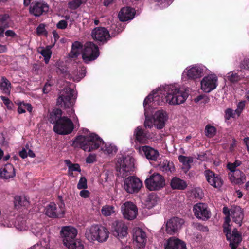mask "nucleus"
<instances>
[{"label":"nucleus","mask_w":249,"mask_h":249,"mask_svg":"<svg viewBox=\"0 0 249 249\" xmlns=\"http://www.w3.org/2000/svg\"><path fill=\"white\" fill-rule=\"evenodd\" d=\"M189 94L187 90L178 84H171L153 91L144 100L143 106L151 101L157 105H162L163 103H168L170 105H176L183 103Z\"/></svg>","instance_id":"obj_1"},{"label":"nucleus","mask_w":249,"mask_h":249,"mask_svg":"<svg viewBox=\"0 0 249 249\" xmlns=\"http://www.w3.org/2000/svg\"><path fill=\"white\" fill-rule=\"evenodd\" d=\"M73 144L76 146H79L87 152L94 150L99 147L107 154L115 153L117 150L116 146L110 143H104L102 140L94 134L88 136H78L73 142Z\"/></svg>","instance_id":"obj_2"},{"label":"nucleus","mask_w":249,"mask_h":249,"mask_svg":"<svg viewBox=\"0 0 249 249\" xmlns=\"http://www.w3.org/2000/svg\"><path fill=\"white\" fill-rule=\"evenodd\" d=\"M62 111L56 109L52 111L50 115V123L54 124L53 130L60 135H67L71 133L73 129V124L72 121L67 117H61Z\"/></svg>","instance_id":"obj_3"},{"label":"nucleus","mask_w":249,"mask_h":249,"mask_svg":"<svg viewBox=\"0 0 249 249\" xmlns=\"http://www.w3.org/2000/svg\"><path fill=\"white\" fill-rule=\"evenodd\" d=\"M109 232L106 227L101 225H93L87 229L86 238L90 242L106 241L109 237Z\"/></svg>","instance_id":"obj_4"},{"label":"nucleus","mask_w":249,"mask_h":249,"mask_svg":"<svg viewBox=\"0 0 249 249\" xmlns=\"http://www.w3.org/2000/svg\"><path fill=\"white\" fill-rule=\"evenodd\" d=\"M134 159L129 156L117 159L116 168L117 175L123 178L128 175L134 167Z\"/></svg>","instance_id":"obj_5"},{"label":"nucleus","mask_w":249,"mask_h":249,"mask_svg":"<svg viewBox=\"0 0 249 249\" xmlns=\"http://www.w3.org/2000/svg\"><path fill=\"white\" fill-rule=\"evenodd\" d=\"M99 55L98 47L91 42L86 43L83 48L82 57L86 63L95 60Z\"/></svg>","instance_id":"obj_6"},{"label":"nucleus","mask_w":249,"mask_h":249,"mask_svg":"<svg viewBox=\"0 0 249 249\" xmlns=\"http://www.w3.org/2000/svg\"><path fill=\"white\" fill-rule=\"evenodd\" d=\"M73 90L70 88L64 89L60 93L57 103L61 107L71 108L74 105L75 99L73 97Z\"/></svg>","instance_id":"obj_7"},{"label":"nucleus","mask_w":249,"mask_h":249,"mask_svg":"<svg viewBox=\"0 0 249 249\" xmlns=\"http://www.w3.org/2000/svg\"><path fill=\"white\" fill-rule=\"evenodd\" d=\"M146 187L150 191H157L165 185L164 178L159 173H154L145 180Z\"/></svg>","instance_id":"obj_8"},{"label":"nucleus","mask_w":249,"mask_h":249,"mask_svg":"<svg viewBox=\"0 0 249 249\" xmlns=\"http://www.w3.org/2000/svg\"><path fill=\"white\" fill-rule=\"evenodd\" d=\"M45 213L46 215L51 218H63L65 214V205L61 204L57 206L55 203L51 202L46 206Z\"/></svg>","instance_id":"obj_9"},{"label":"nucleus","mask_w":249,"mask_h":249,"mask_svg":"<svg viewBox=\"0 0 249 249\" xmlns=\"http://www.w3.org/2000/svg\"><path fill=\"white\" fill-rule=\"evenodd\" d=\"M223 213L226 215V217L230 216L231 217L234 222L240 226L244 218V214L243 210L238 206H232L229 210L227 207L223 208ZM230 219V218H229Z\"/></svg>","instance_id":"obj_10"},{"label":"nucleus","mask_w":249,"mask_h":249,"mask_svg":"<svg viewBox=\"0 0 249 249\" xmlns=\"http://www.w3.org/2000/svg\"><path fill=\"white\" fill-rule=\"evenodd\" d=\"M142 186V182L136 177L130 176L124 180L123 188L129 194L138 193Z\"/></svg>","instance_id":"obj_11"},{"label":"nucleus","mask_w":249,"mask_h":249,"mask_svg":"<svg viewBox=\"0 0 249 249\" xmlns=\"http://www.w3.org/2000/svg\"><path fill=\"white\" fill-rule=\"evenodd\" d=\"M77 229L71 226L61 227L60 235L64 245L73 241L77 235Z\"/></svg>","instance_id":"obj_12"},{"label":"nucleus","mask_w":249,"mask_h":249,"mask_svg":"<svg viewBox=\"0 0 249 249\" xmlns=\"http://www.w3.org/2000/svg\"><path fill=\"white\" fill-rule=\"evenodd\" d=\"M121 210L124 217L128 220L134 219L138 214L137 206L130 201L123 203L121 207Z\"/></svg>","instance_id":"obj_13"},{"label":"nucleus","mask_w":249,"mask_h":249,"mask_svg":"<svg viewBox=\"0 0 249 249\" xmlns=\"http://www.w3.org/2000/svg\"><path fill=\"white\" fill-rule=\"evenodd\" d=\"M184 223L183 219L174 217L168 220L165 225V231L170 235H174L177 233Z\"/></svg>","instance_id":"obj_14"},{"label":"nucleus","mask_w":249,"mask_h":249,"mask_svg":"<svg viewBox=\"0 0 249 249\" xmlns=\"http://www.w3.org/2000/svg\"><path fill=\"white\" fill-rule=\"evenodd\" d=\"M217 86V77L215 74L205 76L201 82V89L208 93L215 89Z\"/></svg>","instance_id":"obj_15"},{"label":"nucleus","mask_w":249,"mask_h":249,"mask_svg":"<svg viewBox=\"0 0 249 249\" xmlns=\"http://www.w3.org/2000/svg\"><path fill=\"white\" fill-rule=\"evenodd\" d=\"M195 215L198 218L206 220L210 218L211 213L208 210L207 206L203 203L195 204L193 207Z\"/></svg>","instance_id":"obj_16"},{"label":"nucleus","mask_w":249,"mask_h":249,"mask_svg":"<svg viewBox=\"0 0 249 249\" xmlns=\"http://www.w3.org/2000/svg\"><path fill=\"white\" fill-rule=\"evenodd\" d=\"M205 67L200 65L190 66L185 69L183 74H186L190 79H196L201 77L204 72Z\"/></svg>","instance_id":"obj_17"},{"label":"nucleus","mask_w":249,"mask_h":249,"mask_svg":"<svg viewBox=\"0 0 249 249\" xmlns=\"http://www.w3.org/2000/svg\"><path fill=\"white\" fill-rule=\"evenodd\" d=\"M112 233L118 239H122L127 235V227L122 221H117L113 224Z\"/></svg>","instance_id":"obj_18"},{"label":"nucleus","mask_w":249,"mask_h":249,"mask_svg":"<svg viewBox=\"0 0 249 249\" xmlns=\"http://www.w3.org/2000/svg\"><path fill=\"white\" fill-rule=\"evenodd\" d=\"M204 175L208 182L214 188H219L223 185V180L218 175L210 170L204 172Z\"/></svg>","instance_id":"obj_19"},{"label":"nucleus","mask_w":249,"mask_h":249,"mask_svg":"<svg viewBox=\"0 0 249 249\" xmlns=\"http://www.w3.org/2000/svg\"><path fill=\"white\" fill-rule=\"evenodd\" d=\"M133 239L138 248L142 249L145 247L147 236L146 233L142 229L137 228L134 229Z\"/></svg>","instance_id":"obj_20"},{"label":"nucleus","mask_w":249,"mask_h":249,"mask_svg":"<svg viewBox=\"0 0 249 249\" xmlns=\"http://www.w3.org/2000/svg\"><path fill=\"white\" fill-rule=\"evenodd\" d=\"M92 36L94 40L105 42L110 37L108 31L104 27L95 28L92 31Z\"/></svg>","instance_id":"obj_21"},{"label":"nucleus","mask_w":249,"mask_h":249,"mask_svg":"<svg viewBox=\"0 0 249 249\" xmlns=\"http://www.w3.org/2000/svg\"><path fill=\"white\" fill-rule=\"evenodd\" d=\"M154 125L159 129H162L168 119L167 113L163 110H159L154 115Z\"/></svg>","instance_id":"obj_22"},{"label":"nucleus","mask_w":249,"mask_h":249,"mask_svg":"<svg viewBox=\"0 0 249 249\" xmlns=\"http://www.w3.org/2000/svg\"><path fill=\"white\" fill-rule=\"evenodd\" d=\"M49 9L48 5L43 2H37L32 3L30 7V13L34 16H39L46 13Z\"/></svg>","instance_id":"obj_23"},{"label":"nucleus","mask_w":249,"mask_h":249,"mask_svg":"<svg viewBox=\"0 0 249 249\" xmlns=\"http://www.w3.org/2000/svg\"><path fill=\"white\" fill-rule=\"evenodd\" d=\"M165 249H187L185 243L178 238L170 237L164 244Z\"/></svg>","instance_id":"obj_24"},{"label":"nucleus","mask_w":249,"mask_h":249,"mask_svg":"<svg viewBox=\"0 0 249 249\" xmlns=\"http://www.w3.org/2000/svg\"><path fill=\"white\" fill-rule=\"evenodd\" d=\"M13 22L10 15L6 13L0 14V37L4 36L5 29L12 27Z\"/></svg>","instance_id":"obj_25"},{"label":"nucleus","mask_w":249,"mask_h":249,"mask_svg":"<svg viewBox=\"0 0 249 249\" xmlns=\"http://www.w3.org/2000/svg\"><path fill=\"white\" fill-rule=\"evenodd\" d=\"M228 175L230 180L234 184H241L246 180L245 174L239 170H230Z\"/></svg>","instance_id":"obj_26"},{"label":"nucleus","mask_w":249,"mask_h":249,"mask_svg":"<svg viewBox=\"0 0 249 249\" xmlns=\"http://www.w3.org/2000/svg\"><path fill=\"white\" fill-rule=\"evenodd\" d=\"M139 151L141 154H143L146 158L151 160L156 161L159 155V152L148 146L140 147Z\"/></svg>","instance_id":"obj_27"},{"label":"nucleus","mask_w":249,"mask_h":249,"mask_svg":"<svg viewBox=\"0 0 249 249\" xmlns=\"http://www.w3.org/2000/svg\"><path fill=\"white\" fill-rule=\"evenodd\" d=\"M135 10L130 7H126L121 9L118 14V18L122 21H126L133 18Z\"/></svg>","instance_id":"obj_28"},{"label":"nucleus","mask_w":249,"mask_h":249,"mask_svg":"<svg viewBox=\"0 0 249 249\" xmlns=\"http://www.w3.org/2000/svg\"><path fill=\"white\" fill-rule=\"evenodd\" d=\"M15 168L12 164L9 163L6 164L1 169L0 172V178L5 179L13 178L15 176Z\"/></svg>","instance_id":"obj_29"},{"label":"nucleus","mask_w":249,"mask_h":249,"mask_svg":"<svg viewBox=\"0 0 249 249\" xmlns=\"http://www.w3.org/2000/svg\"><path fill=\"white\" fill-rule=\"evenodd\" d=\"M134 136L135 141L140 143H145L148 140L147 134L140 126L137 127L134 130Z\"/></svg>","instance_id":"obj_30"},{"label":"nucleus","mask_w":249,"mask_h":249,"mask_svg":"<svg viewBox=\"0 0 249 249\" xmlns=\"http://www.w3.org/2000/svg\"><path fill=\"white\" fill-rule=\"evenodd\" d=\"M159 169L164 172H172L175 170V167L172 162L164 160L159 164Z\"/></svg>","instance_id":"obj_31"},{"label":"nucleus","mask_w":249,"mask_h":249,"mask_svg":"<svg viewBox=\"0 0 249 249\" xmlns=\"http://www.w3.org/2000/svg\"><path fill=\"white\" fill-rule=\"evenodd\" d=\"M65 162L68 168V175L71 177H74L73 172L77 171L81 172V168L79 165L77 163H72L71 161L69 160H66Z\"/></svg>","instance_id":"obj_32"},{"label":"nucleus","mask_w":249,"mask_h":249,"mask_svg":"<svg viewBox=\"0 0 249 249\" xmlns=\"http://www.w3.org/2000/svg\"><path fill=\"white\" fill-rule=\"evenodd\" d=\"M0 89L2 93L9 95L10 93L11 83L5 77L0 78Z\"/></svg>","instance_id":"obj_33"},{"label":"nucleus","mask_w":249,"mask_h":249,"mask_svg":"<svg viewBox=\"0 0 249 249\" xmlns=\"http://www.w3.org/2000/svg\"><path fill=\"white\" fill-rule=\"evenodd\" d=\"M243 78V75L241 74V71H231L228 73L226 76V79L231 82L235 83L241 80Z\"/></svg>","instance_id":"obj_34"},{"label":"nucleus","mask_w":249,"mask_h":249,"mask_svg":"<svg viewBox=\"0 0 249 249\" xmlns=\"http://www.w3.org/2000/svg\"><path fill=\"white\" fill-rule=\"evenodd\" d=\"M29 205V201L24 196H17L14 198V206L18 209L22 207H26Z\"/></svg>","instance_id":"obj_35"},{"label":"nucleus","mask_w":249,"mask_h":249,"mask_svg":"<svg viewBox=\"0 0 249 249\" xmlns=\"http://www.w3.org/2000/svg\"><path fill=\"white\" fill-rule=\"evenodd\" d=\"M82 45L78 41L74 42L72 45L71 50L70 53V56L72 58L77 57L82 52Z\"/></svg>","instance_id":"obj_36"},{"label":"nucleus","mask_w":249,"mask_h":249,"mask_svg":"<svg viewBox=\"0 0 249 249\" xmlns=\"http://www.w3.org/2000/svg\"><path fill=\"white\" fill-rule=\"evenodd\" d=\"M171 186L174 189L183 190L187 187L186 183L178 178H174L171 181Z\"/></svg>","instance_id":"obj_37"},{"label":"nucleus","mask_w":249,"mask_h":249,"mask_svg":"<svg viewBox=\"0 0 249 249\" xmlns=\"http://www.w3.org/2000/svg\"><path fill=\"white\" fill-rule=\"evenodd\" d=\"M178 160L183 165V169L185 172L190 168V164L193 161V158L191 157H186L182 155L178 156Z\"/></svg>","instance_id":"obj_38"},{"label":"nucleus","mask_w":249,"mask_h":249,"mask_svg":"<svg viewBox=\"0 0 249 249\" xmlns=\"http://www.w3.org/2000/svg\"><path fill=\"white\" fill-rule=\"evenodd\" d=\"M51 46H47L45 48L40 47L37 50L38 52L44 57V61L46 64L48 63L51 56Z\"/></svg>","instance_id":"obj_39"},{"label":"nucleus","mask_w":249,"mask_h":249,"mask_svg":"<svg viewBox=\"0 0 249 249\" xmlns=\"http://www.w3.org/2000/svg\"><path fill=\"white\" fill-rule=\"evenodd\" d=\"M69 249H84L83 243L79 239H75L65 245Z\"/></svg>","instance_id":"obj_40"},{"label":"nucleus","mask_w":249,"mask_h":249,"mask_svg":"<svg viewBox=\"0 0 249 249\" xmlns=\"http://www.w3.org/2000/svg\"><path fill=\"white\" fill-rule=\"evenodd\" d=\"M158 201V198L156 195H149L146 199L145 206L149 209H152L157 204Z\"/></svg>","instance_id":"obj_41"},{"label":"nucleus","mask_w":249,"mask_h":249,"mask_svg":"<svg viewBox=\"0 0 249 249\" xmlns=\"http://www.w3.org/2000/svg\"><path fill=\"white\" fill-rule=\"evenodd\" d=\"M16 228L19 231H25L28 227L26 225V219L21 217H18L17 220Z\"/></svg>","instance_id":"obj_42"},{"label":"nucleus","mask_w":249,"mask_h":249,"mask_svg":"<svg viewBox=\"0 0 249 249\" xmlns=\"http://www.w3.org/2000/svg\"><path fill=\"white\" fill-rule=\"evenodd\" d=\"M27 110L29 112H31L32 111V107L31 104L28 103H25L24 102L20 103L18 105V112L19 113H23Z\"/></svg>","instance_id":"obj_43"},{"label":"nucleus","mask_w":249,"mask_h":249,"mask_svg":"<svg viewBox=\"0 0 249 249\" xmlns=\"http://www.w3.org/2000/svg\"><path fill=\"white\" fill-rule=\"evenodd\" d=\"M114 207L109 205L104 206L101 209V213L105 216H108L114 213Z\"/></svg>","instance_id":"obj_44"},{"label":"nucleus","mask_w":249,"mask_h":249,"mask_svg":"<svg viewBox=\"0 0 249 249\" xmlns=\"http://www.w3.org/2000/svg\"><path fill=\"white\" fill-rule=\"evenodd\" d=\"M87 0H73L68 3L70 9L75 10L78 8L81 5L86 3Z\"/></svg>","instance_id":"obj_45"},{"label":"nucleus","mask_w":249,"mask_h":249,"mask_svg":"<svg viewBox=\"0 0 249 249\" xmlns=\"http://www.w3.org/2000/svg\"><path fill=\"white\" fill-rule=\"evenodd\" d=\"M205 132L207 137H213L215 134L216 128L210 124H207L205 127Z\"/></svg>","instance_id":"obj_46"},{"label":"nucleus","mask_w":249,"mask_h":249,"mask_svg":"<svg viewBox=\"0 0 249 249\" xmlns=\"http://www.w3.org/2000/svg\"><path fill=\"white\" fill-rule=\"evenodd\" d=\"M36 34L38 36H47V31L45 29V25L44 24H40L36 28Z\"/></svg>","instance_id":"obj_47"},{"label":"nucleus","mask_w":249,"mask_h":249,"mask_svg":"<svg viewBox=\"0 0 249 249\" xmlns=\"http://www.w3.org/2000/svg\"><path fill=\"white\" fill-rule=\"evenodd\" d=\"M77 188L79 190L86 189L87 188V179L84 177L80 178L77 185Z\"/></svg>","instance_id":"obj_48"},{"label":"nucleus","mask_w":249,"mask_h":249,"mask_svg":"<svg viewBox=\"0 0 249 249\" xmlns=\"http://www.w3.org/2000/svg\"><path fill=\"white\" fill-rule=\"evenodd\" d=\"M42 227L40 224L33 226L31 228L32 232L36 236L39 235L41 232Z\"/></svg>","instance_id":"obj_49"},{"label":"nucleus","mask_w":249,"mask_h":249,"mask_svg":"<svg viewBox=\"0 0 249 249\" xmlns=\"http://www.w3.org/2000/svg\"><path fill=\"white\" fill-rule=\"evenodd\" d=\"M237 116V112L235 110L231 109H227L225 111V118L226 119H229L231 117L235 118Z\"/></svg>","instance_id":"obj_50"},{"label":"nucleus","mask_w":249,"mask_h":249,"mask_svg":"<svg viewBox=\"0 0 249 249\" xmlns=\"http://www.w3.org/2000/svg\"><path fill=\"white\" fill-rule=\"evenodd\" d=\"M245 106V101L240 102L237 105V108L235 110V112H237V116H239L243 109Z\"/></svg>","instance_id":"obj_51"},{"label":"nucleus","mask_w":249,"mask_h":249,"mask_svg":"<svg viewBox=\"0 0 249 249\" xmlns=\"http://www.w3.org/2000/svg\"><path fill=\"white\" fill-rule=\"evenodd\" d=\"M145 120L144 121V125L145 127L151 128L154 125V122L151 119L148 118L145 112Z\"/></svg>","instance_id":"obj_52"},{"label":"nucleus","mask_w":249,"mask_h":249,"mask_svg":"<svg viewBox=\"0 0 249 249\" xmlns=\"http://www.w3.org/2000/svg\"><path fill=\"white\" fill-rule=\"evenodd\" d=\"M68 114L69 115L70 117H71L73 120V121L76 124H78V119L75 114L74 113V110L71 108V110L69 111Z\"/></svg>","instance_id":"obj_53"},{"label":"nucleus","mask_w":249,"mask_h":249,"mask_svg":"<svg viewBox=\"0 0 249 249\" xmlns=\"http://www.w3.org/2000/svg\"><path fill=\"white\" fill-rule=\"evenodd\" d=\"M241 162L240 161H236L234 163H228L227 164V167L230 170H236V168L239 166Z\"/></svg>","instance_id":"obj_54"},{"label":"nucleus","mask_w":249,"mask_h":249,"mask_svg":"<svg viewBox=\"0 0 249 249\" xmlns=\"http://www.w3.org/2000/svg\"><path fill=\"white\" fill-rule=\"evenodd\" d=\"M0 98L3 101L4 104L6 106L8 109H11L12 103L10 100L3 96H1Z\"/></svg>","instance_id":"obj_55"},{"label":"nucleus","mask_w":249,"mask_h":249,"mask_svg":"<svg viewBox=\"0 0 249 249\" xmlns=\"http://www.w3.org/2000/svg\"><path fill=\"white\" fill-rule=\"evenodd\" d=\"M81 190H82L79 192L80 196L84 198H89L90 195V192L88 190H86V189Z\"/></svg>","instance_id":"obj_56"},{"label":"nucleus","mask_w":249,"mask_h":249,"mask_svg":"<svg viewBox=\"0 0 249 249\" xmlns=\"http://www.w3.org/2000/svg\"><path fill=\"white\" fill-rule=\"evenodd\" d=\"M68 25L67 22L64 20H60L57 24V27L59 29H64L67 28Z\"/></svg>","instance_id":"obj_57"},{"label":"nucleus","mask_w":249,"mask_h":249,"mask_svg":"<svg viewBox=\"0 0 249 249\" xmlns=\"http://www.w3.org/2000/svg\"><path fill=\"white\" fill-rule=\"evenodd\" d=\"M88 163H92L96 161V155L94 154H89L86 160Z\"/></svg>","instance_id":"obj_58"},{"label":"nucleus","mask_w":249,"mask_h":249,"mask_svg":"<svg viewBox=\"0 0 249 249\" xmlns=\"http://www.w3.org/2000/svg\"><path fill=\"white\" fill-rule=\"evenodd\" d=\"M4 33L5 34V36L7 37L14 38L17 36L16 33L11 30H7Z\"/></svg>","instance_id":"obj_59"},{"label":"nucleus","mask_w":249,"mask_h":249,"mask_svg":"<svg viewBox=\"0 0 249 249\" xmlns=\"http://www.w3.org/2000/svg\"><path fill=\"white\" fill-rule=\"evenodd\" d=\"M240 68L243 69H249V60L245 59L241 63Z\"/></svg>","instance_id":"obj_60"},{"label":"nucleus","mask_w":249,"mask_h":249,"mask_svg":"<svg viewBox=\"0 0 249 249\" xmlns=\"http://www.w3.org/2000/svg\"><path fill=\"white\" fill-rule=\"evenodd\" d=\"M197 228L200 231H203L204 232H207L209 231L208 228L206 226H204L200 224H198L197 225Z\"/></svg>","instance_id":"obj_61"},{"label":"nucleus","mask_w":249,"mask_h":249,"mask_svg":"<svg viewBox=\"0 0 249 249\" xmlns=\"http://www.w3.org/2000/svg\"><path fill=\"white\" fill-rule=\"evenodd\" d=\"M194 196L195 197L201 198L202 196L201 190L199 189L196 190L194 193Z\"/></svg>","instance_id":"obj_62"},{"label":"nucleus","mask_w":249,"mask_h":249,"mask_svg":"<svg viewBox=\"0 0 249 249\" xmlns=\"http://www.w3.org/2000/svg\"><path fill=\"white\" fill-rule=\"evenodd\" d=\"M51 86V84L48 82L46 83L43 89V92L44 93H47L50 90V87Z\"/></svg>","instance_id":"obj_63"},{"label":"nucleus","mask_w":249,"mask_h":249,"mask_svg":"<svg viewBox=\"0 0 249 249\" xmlns=\"http://www.w3.org/2000/svg\"><path fill=\"white\" fill-rule=\"evenodd\" d=\"M19 155L23 159L26 158L28 156L26 150L24 149H23L20 152Z\"/></svg>","instance_id":"obj_64"}]
</instances>
